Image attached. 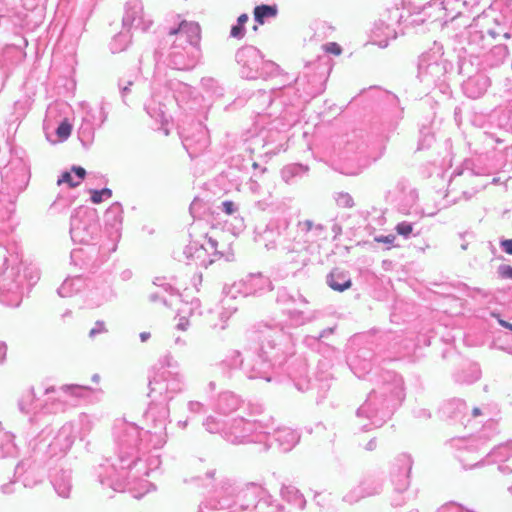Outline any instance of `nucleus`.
<instances>
[{"mask_svg": "<svg viewBox=\"0 0 512 512\" xmlns=\"http://www.w3.org/2000/svg\"><path fill=\"white\" fill-rule=\"evenodd\" d=\"M182 34L193 46H199L201 40V28L197 22L182 21L177 29L169 32L170 35Z\"/></svg>", "mask_w": 512, "mask_h": 512, "instance_id": "obj_1", "label": "nucleus"}, {"mask_svg": "<svg viewBox=\"0 0 512 512\" xmlns=\"http://www.w3.org/2000/svg\"><path fill=\"white\" fill-rule=\"evenodd\" d=\"M328 285L335 291L343 292L351 287V279L345 272L334 269L327 277Z\"/></svg>", "mask_w": 512, "mask_h": 512, "instance_id": "obj_2", "label": "nucleus"}, {"mask_svg": "<svg viewBox=\"0 0 512 512\" xmlns=\"http://www.w3.org/2000/svg\"><path fill=\"white\" fill-rule=\"evenodd\" d=\"M72 171L76 174L78 177V181H73L72 175L70 172H64L62 173L61 177L57 181V185H61L63 183L68 184L71 188H74L78 186L81 181L85 178L86 171L82 167H72Z\"/></svg>", "mask_w": 512, "mask_h": 512, "instance_id": "obj_3", "label": "nucleus"}, {"mask_svg": "<svg viewBox=\"0 0 512 512\" xmlns=\"http://www.w3.org/2000/svg\"><path fill=\"white\" fill-rule=\"evenodd\" d=\"M277 14L276 6L259 5L254 9V18L257 23L264 24V19L274 17Z\"/></svg>", "mask_w": 512, "mask_h": 512, "instance_id": "obj_4", "label": "nucleus"}, {"mask_svg": "<svg viewBox=\"0 0 512 512\" xmlns=\"http://www.w3.org/2000/svg\"><path fill=\"white\" fill-rule=\"evenodd\" d=\"M90 194H91V201L94 203V204H100L103 199H109L112 197V191L108 188H104L102 190H90Z\"/></svg>", "mask_w": 512, "mask_h": 512, "instance_id": "obj_5", "label": "nucleus"}, {"mask_svg": "<svg viewBox=\"0 0 512 512\" xmlns=\"http://www.w3.org/2000/svg\"><path fill=\"white\" fill-rule=\"evenodd\" d=\"M72 126L68 121H63L57 128L56 133L59 138L66 139L70 136Z\"/></svg>", "mask_w": 512, "mask_h": 512, "instance_id": "obj_6", "label": "nucleus"}, {"mask_svg": "<svg viewBox=\"0 0 512 512\" xmlns=\"http://www.w3.org/2000/svg\"><path fill=\"white\" fill-rule=\"evenodd\" d=\"M395 229L399 235L407 237L412 233L413 226L410 223L401 222V223L397 224Z\"/></svg>", "mask_w": 512, "mask_h": 512, "instance_id": "obj_7", "label": "nucleus"}, {"mask_svg": "<svg viewBox=\"0 0 512 512\" xmlns=\"http://www.w3.org/2000/svg\"><path fill=\"white\" fill-rule=\"evenodd\" d=\"M323 48L327 53H330V54H333L336 56H339L342 53L341 47L335 42H330V43L324 45Z\"/></svg>", "mask_w": 512, "mask_h": 512, "instance_id": "obj_8", "label": "nucleus"}, {"mask_svg": "<svg viewBox=\"0 0 512 512\" xmlns=\"http://www.w3.org/2000/svg\"><path fill=\"white\" fill-rule=\"evenodd\" d=\"M230 34L233 38H238V39L243 38V36L245 34L244 26H240V24L234 25L231 28Z\"/></svg>", "mask_w": 512, "mask_h": 512, "instance_id": "obj_9", "label": "nucleus"}, {"mask_svg": "<svg viewBox=\"0 0 512 512\" xmlns=\"http://www.w3.org/2000/svg\"><path fill=\"white\" fill-rule=\"evenodd\" d=\"M396 237L394 235H387V236H378L375 237V241L378 243H386V244H392L395 241Z\"/></svg>", "mask_w": 512, "mask_h": 512, "instance_id": "obj_10", "label": "nucleus"}, {"mask_svg": "<svg viewBox=\"0 0 512 512\" xmlns=\"http://www.w3.org/2000/svg\"><path fill=\"white\" fill-rule=\"evenodd\" d=\"M223 210L227 215H231L235 212L234 203L232 201H224L223 204Z\"/></svg>", "mask_w": 512, "mask_h": 512, "instance_id": "obj_11", "label": "nucleus"}, {"mask_svg": "<svg viewBox=\"0 0 512 512\" xmlns=\"http://www.w3.org/2000/svg\"><path fill=\"white\" fill-rule=\"evenodd\" d=\"M501 246L507 254L512 255V239L503 240Z\"/></svg>", "mask_w": 512, "mask_h": 512, "instance_id": "obj_12", "label": "nucleus"}, {"mask_svg": "<svg viewBox=\"0 0 512 512\" xmlns=\"http://www.w3.org/2000/svg\"><path fill=\"white\" fill-rule=\"evenodd\" d=\"M493 316L497 318L498 323H499L502 327H504V328L509 329L510 331H512V323H509V322H507V321H505V320L501 319V318L499 317V315H497V314H493Z\"/></svg>", "mask_w": 512, "mask_h": 512, "instance_id": "obj_13", "label": "nucleus"}, {"mask_svg": "<svg viewBox=\"0 0 512 512\" xmlns=\"http://www.w3.org/2000/svg\"><path fill=\"white\" fill-rule=\"evenodd\" d=\"M248 21V15L247 14H241L237 19V24H240V26H244Z\"/></svg>", "mask_w": 512, "mask_h": 512, "instance_id": "obj_14", "label": "nucleus"}, {"mask_svg": "<svg viewBox=\"0 0 512 512\" xmlns=\"http://www.w3.org/2000/svg\"><path fill=\"white\" fill-rule=\"evenodd\" d=\"M502 274L505 277L512 278V267H510V266L505 267Z\"/></svg>", "mask_w": 512, "mask_h": 512, "instance_id": "obj_15", "label": "nucleus"}, {"mask_svg": "<svg viewBox=\"0 0 512 512\" xmlns=\"http://www.w3.org/2000/svg\"><path fill=\"white\" fill-rule=\"evenodd\" d=\"M472 415L474 417H477V416L481 415V410L478 407L473 408Z\"/></svg>", "mask_w": 512, "mask_h": 512, "instance_id": "obj_16", "label": "nucleus"}, {"mask_svg": "<svg viewBox=\"0 0 512 512\" xmlns=\"http://www.w3.org/2000/svg\"><path fill=\"white\" fill-rule=\"evenodd\" d=\"M150 334L147 332H143L140 334L141 340L146 341L149 338Z\"/></svg>", "mask_w": 512, "mask_h": 512, "instance_id": "obj_17", "label": "nucleus"}, {"mask_svg": "<svg viewBox=\"0 0 512 512\" xmlns=\"http://www.w3.org/2000/svg\"><path fill=\"white\" fill-rule=\"evenodd\" d=\"M92 380L96 383H98L100 381V377L99 375L95 374L93 377H92Z\"/></svg>", "mask_w": 512, "mask_h": 512, "instance_id": "obj_18", "label": "nucleus"}]
</instances>
